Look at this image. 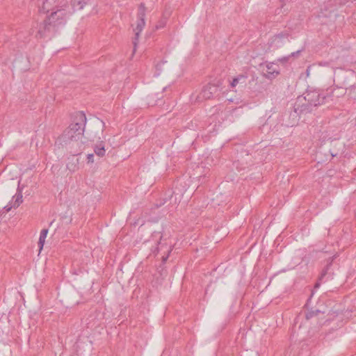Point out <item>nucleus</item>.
<instances>
[{
  "label": "nucleus",
  "mask_w": 356,
  "mask_h": 356,
  "mask_svg": "<svg viewBox=\"0 0 356 356\" xmlns=\"http://www.w3.org/2000/svg\"><path fill=\"white\" fill-rule=\"evenodd\" d=\"M333 88H327L325 92L323 90L314 89L308 90L305 94L304 99L307 102L308 104L300 105L298 103L300 99L297 100L294 106V111L297 114L307 113L311 111L310 106H318L325 104L328 99L332 97Z\"/></svg>",
  "instance_id": "1"
},
{
  "label": "nucleus",
  "mask_w": 356,
  "mask_h": 356,
  "mask_svg": "<svg viewBox=\"0 0 356 356\" xmlns=\"http://www.w3.org/2000/svg\"><path fill=\"white\" fill-rule=\"evenodd\" d=\"M86 124V116L82 111H79L75 113L74 122L65 130L62 138L65 144H71L75 143L76 146L79 147V150L83 144L81 141L85 126Z\"/></svg>",
  "instance_id": "2"
},
{
  "label": "nucleus",
  "mask_w": 356,
  "mask_h": 356,
  "mask_svg": "<svg viewBox=\"0 0 356 356\" xmlns=\"http://www.w3.org/2000/svg\"><path fill=\"white\" fill-rule=\"evenodd\" d=\"M89 0H72L71 6L67 2L51 12V15L47 17L49 23H51L54 28L57 30L60 26H63L67 22L70 16L75 10H81L87 3Z\"/></svg>",
  "instance_id": "3"
},
{
  "label": "nucleus",
  "mask_w": 356,
  "mask_h": 356,
  "mask_svg": "<svg viewBox=\"0 0 356 356\" xmlns=\"http://www.w3.org/2000/svg\"><path fill=\"white\" fill-rule=\"evenodd\" d=\"M66 3L67 1L65 0H39V11L44 13L50 11L53 12L57 8L62 7V6Z\"/></svg>",
  "instance_id": "4"
},
{
  "label": "nucleus",
  "mask_w": 356,
  "mask_h": 356,
  "mask_svg": "<svg viewBox=\"0 0 356 356\" xmlns=\"http://www.w3.org/2000/svg\"><path fill=\"white\" fill-rule=\"evenodd\" d=\"M37 32L35 36L40 38L51 37L57 31L51 23H49L47 17L42 22L37 25Z\"/></svg>",
  "instance_id": "5"
},
{
  "label": "nucleus",
  "mask_w": 356,
  "mask_h": 356,
  "mask_svg": "<svg viewBox=\"0 0 356 356\" xmlns=\"http://www.w3.org/2000/svg\"><path fill=\"white\" fill-rule=\"evenodd\" d=\"M145 7L143 3H140L138 7V10L137 25H136V29H134L135 38L133 41V43L134 45V50L136 49V47L137 45V41L138 40L139 34L143 31V29L145 25Z\"/></svg>",
  "instance_id": "6"
},
{
  "label": "nucleus",
  "mask_w": 356,
  "mask_h": 356,
  "mask_svg": "<svg viewBox=\"0 0 356 356\" xmlns=\"http://www.w3.org/2000/svg\"><path fill=\"white\" fill-rule=\"evenodd\" d=\"M218 92V86L213 84L205 86L200 94V98L209 99Z\"/></svg>",
  "instance_id": "7"
},
{
  "label": "nucleus",
  "mask_w": 356,
  "mask_h": 356,
  "mask_svg": "<svg viewBox=\"0 0 356 356\" xmlns=\"http://www.w3.org/2000/svg\"><path fill=\"white\" fill-rule=\"evenodd\" d=\"M23 202L22 193L21 191H18L13 197L11 201H10L7 205L4 207V209L6 212L10 211L13 208L18 207Z\"/></svg>",
  "instance_id": "8"
},
{
  "label": "nucleus",
  "mask_w": 356,
  "mask_h": 356,
  "mask_svg": "<svg viewBox=\"0 0 356 356\" xmlns=\"http://www.w3.org/2000/svg\"><path fill=\"white\" fill-rule=\"evenodd\" d=\"M248 76L245 74H239L230 82V87L232 88H235L236 86L239 85L241 87H243L246 84Z\"/></svg>",
  "instance_id": "9"
},
{
  "label": "nucleus",
  "mask_w": 356,
  "mask_h": 356,
  "mask_svg": "<svg viewBox=\"0 0 356 356\" xmlns=\"http://www.w3.org/2000/svg\"><path fill=\"white\" fill-rule=\"evenodd\" d=\"M47 234H48L47 229H43L40 232V238H39V241H38V246L40 248V251L42 249V248L44 246L45 238L47 237Z\"/></svg>",
  "instance_id": "10"
},
{
  "label": "nucleus",
  "mask_w": 356,
  "mask_h": 356,
  "mask_svg": "<svg viewBox=\"0 0 356 356\" xmlns=\"http://www.w3.org/2000/svg\"><path fill=\"white\" fill-rule=\"evenodd\" d=\"M273 64L266 65L267 71H266V74L265 75L268 79H270L273 76H275V75H277L279 74V72L273 69Z\"/></svg>",
  "instance_id": "11"
},
{
  "label": "nucleus",
  "mask_w": 356,
  "mask_h": 356,
  "mask_svg": "<svg viewBox=\"0 0 356 356\" xmlns=\"http://www.w3.org/2000/svg\"><path fill=\"white\" fill-rule=\"evenodd\" d=\"M95 153L100 156L102 157L105 155L106 150L104 149V145L101 143L99 145H96L94 149Z\"/></svg>",
  "instance_id": "12"
},
{
  "label": "nucleus",
  "mask_w": 356,
  "mask_h": 356,
  "mask_svg": "<svg viewBox=\"0 0 356 356\" xmlns=\"http://www.w3.org/2000/svg\"><path fill=\"white\" fill-rule=\"evenodd\" d=\"M346 92L349 98L356 100V85L350 86L346 89Z\"/></svg>",
  "instance_id": "13"
},
{
  "label": "nucleus",
  "mask_w": 356,
  "mask_h": 356,
  "mask_svg": "<svg viewBox=\"0 0 356 356\" xmlns=\"http://www.w3.org/2000/svg\"><path fill=\"white\" fill-rule=\"evenodd\" d=\"M320 313V311L319 310H312V311H309L307 312L306 314H305V318L309 320L312 318H313L314 316H316L318 314Z\"/></svg>",
  "instance_id": "14"
},
{
  "label": "nucleus",
  "mask_w": 356,
  "mask_h": 356,
  "mask_svg": "<svg viewBox=\"0 0 356 356\" xmlns=\"http://www.w3.org/2000/svg\"><path fill=\"white\" fill-rule=\"evenodd\" d=\"M166 22H167V18L163 17L156 25V29H159L163 28L165 26Z\"/></svg>",
  "instance_id": "15"
},
{
  "label": "nucleus",
  "mask_w": 356,
  "mask_h": 356,
  "mask_svg": "<svg viewBox=\"0 0 356 356\" xmlns=\"http://www.w3.org/2000/svg\"><path fill=\"white\" fill-rule=\"evenodd\" d=\"M286 36V34L279 33V34L274 35L273 40V42L279 41V40H281L283 38H284Z\"/></svg>",
  "instance_id": "16"
},
{
  "label": "nucleus",
  "mask_w": 356,
  "mask_h": 356,
  "mask_svg": "<svg viewBox=\"0 0 356 356\" xmlns=\"http://www.w3.org/2000/svg\"><path fill=\"white\" fill-rule=\"evenodd\" d=\"M93 158H94L93 154H88L87 155L88 163H93L94 162Z\"/></svg>",
  "instance_id": "17"
},
{
  "label": "nucleus",
  "mask_w": 356,
  "mask_h": 356,
  "mask_svg": "<svg viewBox=\"0 0 356 356\" xmlns=\"http://www.w3.org/2000/svg\"><path fill=\"white\" fill-rule=\"evenodd\" d=\"M328 266H329V265H327V268L323 270L321 277H320V280H321L327 274Z\"/></svg>",
  "instance_id": "18"
},
{
  "label": "nucleus",
  "mask_w": 356,
  "mask_h": 356,
  "mask_svg": "<svg viewBox=\"0 0 356 356\" xmlns=\"http://www.w3.org/2000/svg\"><path fill=\"white\" fill-rule=\"evenodd\" d=\"M328 266H329V265H327V268L323 270L321 277H320V280H321L327 274Z\"/></svg>",
  "instance_id": "19"
},
{
  "label": "nucleus",
  "mask_w": 356,
  "mask_h": 356,
  "mask_svg": "<svg viewBox=\"0 0 356 356\" xmlns=\"http://www.w3.org/2000/svg\"><path fill=\"white\" fill-rule=\"evenodd\" d=\"M302 50H298L296 52H293L291 54V56H298L300 52H301Z\"/></svg>",
  "instance_id": "20"
},
{
  "label": "nucleus",
  "mask_w": 356,
  "mask_h": 356,
  "mask_svg": "<svg viewBox=\"0 0 356 356\" xmlns=\"http://www.w3.org/2000/svg\"><path fill=\"white\" fill-rule=\"evenodd\" d=\"M153 236L155 237V238H159V239H161V238H162V236L160 235L159 233L154 234L153 235Z\"/></svg>",
  "instance_id": "21"
},
{
  "label": "nucleus",
  "mask_w": 356,
  "mask_h": 356,
  "mask_svg": "<svg viewBox=\"0 0 356 356\" xmlns=\"http://www.w3.org/2000/svg\"><path fill=\"white\" fill-rule=\"evenodd\" d=\"M154 253L159 252V248H156V249L153 251Z\"/></svg>",
  "instance_id": "22"
},
{
  "label": "nucleus",
  "mask_w": 356,
  "mask_h": 356,
  "mask_svg": "<svg viewBox=\"0 0 356 356\" xmlns=\"http://www.w3.org/2000/svg\"><path fill=\"white\" fill-rule=\"evenodd\" d=\"M318 286H319V284L316 283V285H315V287H318Z\"/></svg>",
  "instance_id": "23"
},
{
  "label": "nucleus",
  "mask_w": 356,
  "mask_h": 356,
  "mask_svg": "<svg viewBox=\"0 0 356 356\" xmlns=\"http://www.w3.org/2000/svg\"><path fill=\"white\" fill-rule=\"evenodd\" d=\"M167 257H163V261H165V260H166V259H167Z\"/></svg>",
  "instance_id": "24"
},
{
  "label": "nucleus",
  "mask_w": 356,
  "mask_h": 356,
  "mask_svg": "<svg viewBox=\"0 0 356 356\" xmlns=\"http://www.w3.org/2000/svg\"><path fill=\"white\" fill-rule=\"evenodd\" d=\"M332 263V261H330V262L329 263V265H331Z\"/></svg>",
  "instance_id": "25"
},
{
  "label": "nucleus",
  "mask_w": 356,
  "mask_h": 356,
  "mask_svg": "<svg viewBox=\"0 0 356 356\" xmlns=\"http://www.w3.org/2000/svg\"><path fill=\"white\" fill-rule=\"evenodd\" d=\"M332 263V261H330V262L329 263V265H331Z\"/></svg>",
  "instance_id": "26"
},
{
  "label": "nucleus",
  "mask_w": 356,
  "mask_h": 356,
  "mask_svg": "<svg viewBox=\"0 0 356 356\" xmlns=\"http://www.w3.org/2000/svg\"><path fill=\"white\" fill-rule=\"evenodd\" d=\"M332 263V261H330V262L329 263V265H331Z\"/></svg>",
  "instance_id": "27"
}]
</instances>
